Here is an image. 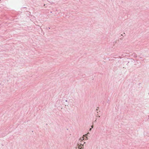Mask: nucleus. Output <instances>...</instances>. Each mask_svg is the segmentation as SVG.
Masks as SVG:
<instances>
[{
	"label": "nucleus",
	"instance_id": "obj_1",
	"mask_svg": "<svg viewBox=\"0 0 149 149\" xmlns=\"http://www.w3.org/2000/svg\"><path fill=\"white\" fill-rule=\"evenodd\" d=\"M106 102L107 103H108L109 104L110 102V101L109 100H107Z\"/></svg>",
	"mask_w": 149,
	"mask_h": 149
},
{
	"label": "nucleus",
	"instance_id": "obj_2",
	"mask_svg": "<svg viewBox=\"0 0 149 149\" xmlns=\"http://www.w3.org/2000/svg\"><path fill=\"white\" fill-rule=\"evenodd\" d=\"M78 147V148L79 149H81L82 146H79Z\"/></svg>",
	"mask_w": 149,
	"mask_h": 149
},
{
	"label": "nucleus",
	"instance_id": "obj_3",
	"mask_svg": "<svg viewBox=\"0 0 149 149\" xmlns=\"http://www.w3.org/2000/svg\"><path fill=\"white\" fill-rule=\"evenodd\" d=\"M84 139L83 138H80V140H82V139L83 140Z\"/></svg>",
	"mask_w": 149,
	"mask_h": 149
},
{
	"label": "nucleus",
	"instance_id": "obj_4",
	"mask_svg": "<svg viewBox=\"0 0 149 149\" xmlns=\"http://www.w3.org/2000/svg\"><path fill=\"white\" fill-rule=\"evenodd\" d=\"M116 43V41H114V42H113V43Z\"/></svg>",
	"mask_w": 149,
	"mask_h": 149
},
{
	"label": "nucleus",
	"instance_id": "obj_5",
	"mask_svg": "<svg viewBox=\"0 0 149 149\" xmlns=\"http://www.w3.org/2000/svg\"><path fill=\"white\" fill-rule=\"evenodd\" d=\"M91 127H92L91 128H93V125H92V126H91Z\"/></svg>",
	"mask_w": 149,
	"mask_h": 149
},
{
	"label": "nucleus",
	"instance_id": "obj_6",
	"mask_svg": "<svg viewBox=\"0 0 149 149\" xmlns=\"http://www.w3.org/2000/svg\"><path fill=\"white\" fill-rule=\"evenodd\" d=\"M96 120H95V121H94V122H96Z\"/></svg>",
	"mask_w": 149,
	"mask_h": 149
},
{
	"label": "nucleus",
	"instance_id": "obj_7",
	"mask_svg": "<svg viewBox=\"0 0 149 149\" xmlns=\"http://www.w3.org/2000/svg\"><path fill=\"white\" fill-rule=\"evenodd\" d=\"M91 128H90V130L91 131Z\"/></svg>",
	"mask_w": 149,
	"mask_h": 149
},
{
	"label": "nucleus",
	"instance_id": "obj_8",
	"mask_svg": "<svg viewBox=\"0 0 149 149\" xmlns=\"http://www.w3.org/2000/svg\"><path fill=\"white\" fill-rule=\"evenodd\" d=\"M48 29H50V27H48Z\"/></svg>",
	"mask_w": 149,
	"mask_h": 149
},
{
	"label": "nucleus",
	"instance_id": "obj_9",
	"mask_svg": "<svg viewBox=\"0 0 149 149\" xmlns=\"http://www.w3.org/2000/svg\"><path fill=\"white\" fill-rule=\"evenodd\" d=\"M65 101H66V102H67V100H65Z\"/></svg>",
	"mask_w": 149,
	"mask_h": 149
},
{
	"label": "nucleus",
	"instance_id": "obj_10",
	"mask_svg": "<svg viewBox=\"0 0 149 149\" xmlns=\"http://www.w3.org/2000/svg\"><path fill=\"white\" fill-rule=\"evenodd\" d=\"M82 146H84V144L82 145Z\"/></svg>",
	"mask_w": 149,
	"mask_h": 149
}]
</instances>
